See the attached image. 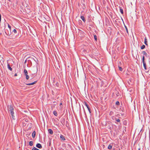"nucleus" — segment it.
<instances>
[{
  "instance_id": "obj_36",
  "label": "nucleus",
  "mask_w": 150,
  "mask_h": 150,
  "mask_svg": "<svg viewBox=\"0 0 150 150\" xmlns=\"http://www.w3.org/2000/svg\"><path fill=\"white\" fill-rule=\"evenodd\" d=\"M27 62V59L25 60L24 62V63H25Z\"/></svg>"
},
{
  "instance_id": "obj_27",
  "label": "nucleus",
  "mask_w": 150,
  "mask_h": 150,
  "mask_svg": "<svg viewBox=\"0 0 150 150\" xmlns=\"http://www.w3.org/2000/svg\"><path fill=\"white\" fill-rule=\"evenodd\" d=\"M113 112L112 111H111L110 112L109 115H112L113 114Z\"/></svg>"
},
{
  "instance_id": "obj_11",
  "label": "nucleus",
  "mask_w": 150,
  "mask_h": 150,
  "mask_svg": "<svg viewBox=\"0 0 150 150\" xmlns=\"http://www.w3.org/2000/svg\"><path fill=\"white\" fill-rule=\"evenodd\" d=\"M60 138L61 139L63 140H65V138L64 137V136L62 135H61L60 136Z\"/></svg>"
},
{
  "instance_id": "obj_1",
  "label": "nucleus",
  "mask_w": 150,
  "mask_h": 150,
  "mask_svg": "<svg viewBox=\"0 0 150 150\" xmlns=\"http://www.w3.org/2000/svg\"><path fill=\"white\" fill-rule=\"evenodd\" d=\"M5 33L8 36H10V38L12 39H15L16 38V36H13L12 34H11V30L10 29L8 30H5Z\"/></svg>"
},
{
  "instance_id": "obj_21",
  "label": "nucleus",
  "mask_w": 150,
  "mask_h": 150,
  "mask_svg": "<svg viewBox=\"0 0 150 150\" xmlns=\"http://www.w3.org/2000/svg\"><path fill=\"white\" fill-rule=\"evenodd\" d=\"M145 62V57L144 56H142V62Z\"/></svg>"
},
{
  "instance_id": "obj_23",
  "label": "nucleus",
  "mask_w": 150,
  "mask_h": 150,
  "mask_svg": "<svg viewBox=\"0 0 150 150\" xmlns=\"http://www.w3.org/2000/svg\"><path fill=\"white\" fill-rule=\"evenodd\" d=\"M26 76V79L27 80H28L29 78V76L27 75H25Z\"/></svg>"
},
{
  "instance_id": "obj_26",
  "label": "nucleus",
  "mask_w": 150,
  "mask_h": 150,
  "mask_svg": "<svg viewBox=\"0 0 150 150\" xmlns=\"http://www.w3.org/2000/svg\"><path fill=\"white\" fill-rule=\"evenodd\" d=\"M115 104L117 105H120V103L119 101H117L116 102Z\"/></svg>"
},
{
  "instance_id": "obj_22",
  "label": "nucleus",
  "mask_w": 150,
  "mask_h": 150,
  "mask_svg": "<svg viewBox=\"0 0 150 150\" xmlns=\"http://www.w3.org/2000/svg\"><path fill=\"white\" fill-rule=\"evenodd\" d=\"M83 9L84 10L86 8V6L85 5V4H83Z\"/></svg>"
},
{
  "instance_id": "obj_8",
  "label": "nucleus",
  "mask_w": 150,
  "mask_h": 150,
  "mask_svg": "<svg viewBox=\"0 0 150 150\" xmlns=\"http://www.w3.org/2000/svg\"><path fill=\"white\" fill-rule=\"evenodd\" d=\"M35 135H36V132H35V131H34L33 132L32 134V136L33 138H35Z\"/></svg>"
},
{
  "instance_id": "obj_14",
  "label": "nucleus",
  "mask_w": 150,
  "mask_h": 150,
  "mask_svg": "<svg viewBox=\"0 0 150 150\" xmlns=\"http://www.w3.org/2000/svg\"><path fill=\"white\" fill-rule=\"evenodd\" d=\"M108 149L110 150L112 148V146L110 144H109L108 147Z\"/></svg>"
},
{
  "instance_id": "obj_15",
  "label": "nucleus",
  "mask_w": 150,
  "mask_h": 150,
  "mask_svg": "<svg viewBox=\"0 0 150 150\" xmlns=\"http://www.w3.org/2000/svg\"><path fill=\"white\" fill-rule=\"evenodd\" d=\"M29 144L30 146H32L33 145V142L32 141L30 142Z\"/></svg>"
},
{
  "instance_id": "obj_12",
  "label": "nucleus",
  "mask_w": 150,
  "mask_h": 150,
  "mask_svg": "<svg viewBox=\"0 0 150 150\" xmlns=\"http://www.w3.org/2000/svg\"><path fill=\"white\" fill-rule=\"evenodd\" d=\"M24 74L25 76L28 75V71L26 69H24Z\"/></svg>"
},
{
  "instance_id": "obj_29",
  "label": "nucleus",
  "mask_w": 150,
  "mask_h": 150,
  "mask_svg": "<svg viewBox=\"0 0 150 150\" xmlns=\"http://www.w3.org/2000/svg\"><path fill=\"white\" fill-rule=\"evenodd\" d=\"M8 27L9 28V29H10L11 30V26L9 24H8Z\"/></svg>"
},
{
  "instance_id": "obj_16",
  "label": "nucleus",
  "mask_w": 150,
  "mask_h": 150,
  "mask_svg": "<svg viewBox=\"0 0 150 150\" xmlns=\"http://www.w3.org/2000/svg\"><path fill=\"white\" fill-rule=\"evenodd\" d=\"M115 120L117 121V122H120V120L119 119H117V118L115 117Z\"/></svg>"
},
{
  "instance_id": "obj_35",
  "label": "nucleus",
  "mask_w": 150,
  "mask_h": 150,
  "mask_svg": "<svg viewBox=\"0 0 150 150\" xmlns=\"http://www.w3.org/2000/svg\"><path fill=\"white\" fill-rule=\"evenodd\" d=\"M17 76V74L16 73V74H14V76Z\"/></svg>"
},
{
  "instance_id": "obj_18",
  "label": "nucleus",
  "mask_w": 150,
  "mask_h": 150,
  "mask_svg": "<svg viewBox=\"0 0 150 150\" xmlns=\"http://www.w3.org/2000/svg\"><path fill=\"white\" fill-rule=\"evenodd\" d=\"M120 11L122 14H123V10L122 8H120Z\"/></svg>"
},
{
  "instance_id": "obj_5",
  "label": "nucleus",
  "mask_w": 150,
  "mask_h": 150,
  "mask_svg": "<svg viewBox=\"0 0 150 150\" xmlns=\"http://www.w3.org/2000/svg\"><path fill=\"white\" fill-rule=\"evenodd\" d=\"M7 68L11 71L12 70V69L11 67L9 64L8 62H7Z\"/></svg>"
},
{
  "instance_id": "obj_2",
  "label": "nucleus",
  "mask_w": 150,
  "mask_h": 150,
  "mask_svg": "<svg viewBox=\"0 0 150 150\" xmlns=\"http://www.w3.org/2000/svg\"><path fill=\"white\" fill-rule=\"evenodd\" d=\"M9 111L10 112L12 117L13 119H14V112H13V108L12 105H11L9 108Z\"/></svg>"
},
{
  "instance_id": "obj_38",
  "label": "nucleus",
  "mask_w": 150,
  "mask_h": 150,
  "mask_svg": "<svg viewBox=\"0 0 150 150\" xmlns=\"http://www.w3.org/2000/svg\"><path fill=\"white\" fill-rule=\"evenodd\" d=\"M62 105V103H60V105Z\"/></svg>"
},
{
  "instance_id": "obj_20",
  "label": "nucleus",
  "mask_w": 150,
  "mask_h": 150,
  "mask_svg": "<svg viewBox=\"0 0 150 150\" xmlns=\"http://www.w3.org/2000/svg\"><path fill=\"white\" fill-rule=\"evenodd\" d=\"M145 47V46L144 45H143L141 47V48L142 50L144 49Z\"/></svg>"
},
{
  "instance_id": "obj_32",
  "label": "nucleus",
  "mask_w": 150,
  "mask_h": 150,
  "mask_svg": "<svg viewBox=\"0 0 150 150\" xmlns=\"http://www.w3.org/2000/svg\"><path fill=\"white\" fill-rule=\"evenodd\" d=\"M88 111H89L90 113H91V110H90V108H88Z\"/></svg>"
},
{
  "instance_id": "obj_19",
  "label": "nucleus",
  "mask_w": 150,
  "mask_h": 150,
  "mask_svg": "<svg viewBox=\"0 0 150 150\" xmlns=\"http://www.w3.org/2000/svg\"><path fill=\"white\" fill-rule=\"evenodd\" d=\"M84 105L86 106L87 108V109H88V108H89L88 105L87 104V103H86V102L84 103Z\"/></svg>"
},
{
  "instance_id": "obj_24",
  "label": "nucleus",
  "mask_w": 150,
  "mask_h": 150,
  "mask_svg": "<svg viewBox=\"0 0 150 150\" xmlns=\"http://www.w3.org/2000/svg\"><path fill=\"white\" fill-rule=\"evenodd\" d=\"M32 150H39V149L37 148L34 147L32 148Z\"/></svg>"
},
{
  "instance_id": "obj_10",
  "label": "nucleus",
  "mask_w": 150,
  "mask_h": 150,
  "mask_svg": "<svg viewBox=\"0 0 150 150\" xmlns=\"http://www.w3.org/2000/svg\"><path fill=\"white\" fill-rule=\"evenodd\" d=\"M144 43L146 45H148L147 39L146 38H144Z\"/></svg>"
},
{
  "instance_id": "obj_9",
  "label": "nucleus",
  "mask_w": 150,
  "mask_h": 150,
  "mask_svg": "<svg viewBox=\"0 0 150 150\" xmlns=\"http://www.w3.org/2000/svg\"><path fill=\"white\" fill-rule=\"evenodd\" d=\"M143 64V66L144 67V69H146V63L145 62H142Z\"/></svg>"
},
{
  "instance_id": "obj_25",
  "label": "nucleus",
  "mask_w": 150,
  "mask_h": 150,
  "mask_svg": "<svg viewBox=\"0 0 150 150\" xmlns=\"http://www.w3.org/2000/svg\"><path fill=\"white\" fill-rule=\"evenodd\" d=\"M94 39H95V40L96 41H97V37L96 35H94Z\"/></svg>"
},
{
  "instance_id": "obj_31",
  "label": "nucleus",
  "mask_w": 150,
  "mask_h": 150,
  "mask_svg": "<svg viewBox=\"0 0 150 150\" xmlns=\"http://www.w3.org/2000/svg\"><path fill=\"white\" fill-rule=\"evenodd\" d=\"M88 111H89L90 113H91V110H90V108H88Z\"/></svg>"
},
{
  "instance_id": "obj_3",
  "label": "nucleus",
  "mask_w": 150,
  "mask_h": 150,
  "mask_svg": "<svg viewBox=\"0 0 150 150\" xmlns=\"http://www.w3.org/2000/svg\"><path fill=\"white\" fill-rule=\"evenodd\" d=\"M37 82V81H34L33 82H32V83H26L25 84L26 85H28V86L31 85H33L34 84H35Z\"/></svg>"
},
{
  "instance_id": "obj_33",
  "label": "nucleus",
  "mask_w": 150,
  "mask_h": 150,
  "mask_svg": "<svg viewBox=\"0 0 150 150\" xmlns=\"http://www.w3.org/2000/svg\"><path fill=\"white\" fill-rule=\"evenodd\" d=\"M125 27L126 28V31L127 32V33H128V29H127L126 26H125Z\"/></svg>"
},
{
  "instance_id": "obj_4",
  "label": "nucleus",
  "mask_w": 150,
  "mask_h": 150,
  "mask_svg": "<svg viewBox=\"0 0 150 150\" xmlns=\"http://www.w3.org/2000/svg\"><path fill=\"white\" fill-rule=\"evenodd\" d=\"M36 146L38 148L41 149L42 148V146L40 144L38 143L36 145Z\"/></svg>"
},
{
  "instance_id": "obj_7",
  "label": "nucleus",
  "mask_w": 150,
  "mask_h": 150,
  "mask_svg": "<svg viewBox=\"0 0 150 150\" xmlns=\"http://www.w3.org/2000/svg\"><path fill=\"white\" fill-rule=\"evenodd\" d=\"M48 131L51 134H53V131L51 129H48Z\"/></svg>"
},
{
  "instance_id": "obj_17",
  "label": "nucleus",
  "mask_w": 150,
  "mask_h": 150,
  "mask_svg": "<svg viewBox=\"0 0 150 150\" xmlns=\"http://www.w3.org/2000/svg\"><path fill=\"white\" fill-rule=\"evenodd\" d=\"M53 113L54 115L55 116H57V112L56 111H54L53 112Z\"/></svg>"
},
{
  "instance_id": "obj_34",
  "label": "nucleus",
  "mask_w": 150,
  "mask_h": 150,
  "mask_svg": "<svg viewBox=\"0 0 150 150\" xmlns=\"http://www.w3.org/2000/svg\"><path fill=\"white\" fill-rule=\"evenodd\" d=\"M1 14H0V23L1 22Z\"/></svg>"
},
{
  "instance_id": "obj_28",
  "label": "nucleus",
  "mask_w": 150,
  "mask_h": 150,
  "mask_svg": "<svg viewBox=\"0 0 150 150\" xmlns=\"http://www.w3.org/2000/svg\"><path fill=\"white\" fill-rule=\"evenodd\" d=\"M13 32H14V33H16V32H17V31L16 30V29H14L13 30Z\"/></svg>"
},
{
  "instance_id": "obj_30",
  "label": "nucleus",
  "mask_w": 150,
  "mask_h": 150,
  "mask_svg": "<svg viewBox=\"0 0 150 150\" xmlns=\"http://www.w3.org/2000/svg\"><path fill=\"white\" fill-rule=\"evenodd\" d=\"M119 70L121 71H122V67H119Z\"/></svg>"
},
{
  "instance_id": "obj_13",
  "label": "nucleus",
  "mask_w": 150,
  "mask_h": 150,
  "mask_svg": "<svg viewBox=\"0 0 150 150\" xmlns=\"http://www.w3.org/2000/svg\"><path fill=\"white\" fill-rule=\"evenodd\" d=\"M142 53L144 55H145L146 57H147V53L145 51H143L142 52Z\"/></svg>"
},
{
  "instance_id": "obj_6",
  "label": "nucleus",
  "mask_w": 150,
  "mask_h": 150,
  "mask_svg": "<svg viewBox=\"0 0 150 150\" xmlns=\"http://www.w3.org/2000/svg\"><path fill=\"white\" fill-rule=\"evenodd\" d=\"M81 18V19L82 20V21H83L84 22V23H85V22H86V20L85 19V18H84V16H81V17H80Z\"/></svg>"
},
{
  "instance_id": "obj_37",
  "label": "nucleus",
  "mask_w": 150,
  "mask_h": 150,
  "mask_svg": "<svg viewBox=\"0 0 150 150\" xmlns=\"http://www.w3.org/2000/svg\"><path fill=\"white\" fill-rule=\"evenodd\" d=\"M56 85L57 86H59V84L58 83L56 84Z\"/></svg>"
},
{
  "instance_id": "obj_39",
  "label": "nucleus",
  "mask_w": 150,
  "mask_h": 150,
  "mask_svg": "<svg viewBox=\"0 0 150 150\" xmlns=\"http://www.w3.org/2000/svg\"><path fill=\"white\" fill-rule=\"evenodd\" d=\"M139 150H140V149H139Z\"/></svg>"
}]
</instances>
